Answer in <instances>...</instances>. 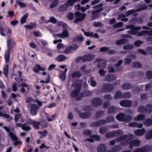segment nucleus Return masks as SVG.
Instances as JSON below:
<instances>
[{"mask_svg":"<svg viewBox=\"0 0 152 152\" xmlns=\"http://www.w3.org/2000/svg\"><path fill=\"white\" fill-rule=\"evenodd\" d=\"M72 86L75 89L70 92V96L72 98H76L79 95V94L81 90V85L79 83L78 80H77L73 82Z\"/></svg>","mask_w":152,"mask_h":152,"instance_id":"f257e3e1","label":"nucleus"},{"mask_svg":"<svg viewBox=\"0 0 152 152\" xmlns=\"http://www.w3.org/2000/svg\"><path fill=\"white\" fill-rule=\"evenodd\" d=\"M7 42V50H6L4 54V58L6 62H8L10 60V51L12 50L13 47L12 45V41L11 39H8Z\"/></svg>","mask_w":152,"mask_h":152,"instance_id":"f03ea898","label":"nucleus"},{"mask_svg":"<svg viewBox=\"0 0 152 152\" xmlns=\"http://www.w3.org/2000/svg\"><path fill=\"white\" fill-rule=\"evenodd\" d=\"M116 119L120 122L127 123L130 122L132 119V117L130 115H125L123 113H119L116 116Z\"/></svg>","mask_w":152,"mask_h":152,"instance_id":"7ed1b4c3","label":"nucleus"},{"mask_svg":"<svg viewBox=\"0 0 152 152\" xmlns=\"http://www.w3.org/2000/svg\"><path fill=\"white\" fill-rule=\"evenodd\" d=\"M27 107L30 109L29 112L32 116L35 115L37 113V110L39 108V107L37 105L32 103L28 104Z\"/></svg>","mask_w":152,"mask_h":152,"instance_id":"20e7f679","label":"nucleus"},{"mask_svg":"<svg viewBox=\"0 0 152 152\" xmlns=\"http://www.w3.org/2000/svg\"><path fill=\"white\" fill-rule=\"evenodd\" d=\"M75 15L76 18L74 22L75 23L83 21L85 18L86 15L85 13H82L78 11L75 12Z\"/></svg>","mask_w":152,"mask_h":152,"instance_id":"39448f33","label":"nucleus"},{"mask_svg":"<svg viewBox=\"0 0 152 152\" xmlns=\"http://www.w3.org/2000/svg\"><path fill=\"white\" fill-rule=\"evenodd\" d=\"M114 86L109 83H106L103 85L101 88V91L104 93L110 92L113 89Z\"/></svg>","mask_w":152,"mask_h":152,"instance_id":"423d86ee","label":"nucleus"},{"mask_svg":"<svg viewBox=\"0 0 152 152\" xmlns=\"http://www.w3.org/2000/svg\"><path fill=\"white\" fill-rule=\"evenodd\" d=\"M92 93L90 91H84L81 93L80 94L75 98V100L77 101H80L83 97H87L91 96Z\"/></svg>","mask_w":152,"mask_h":152,"instance_id":"0eeeda50","label":"nucleus"},{"mask_svg":"<svg viewBox=\"0 0 152 152\" xmlns=\"http://www.w3.org/2000/svg\"><path fill=\"white\" fill-rule=\"evenodd\" d=\"M96 62H98L97 64V67L100 69H103L105 68L106 64V62L100 58H97L96 60Z\"/></svg>","mask_w":152,"mask_h":152,"instance_id":"6e6552de","label":"nucleus"},{"mask_svg":"<svg viewBox=\"0 0 152 152\" xmlns=\"http://www.w3.org/2000/svg\"><path fill=\"white\" fill-rule=\"evenodd\" d=\"M91 103L93 106L98 107L102 104V100L99 98H94L91 101Z\"/></svg>","mask_w":152,"mask_h":152,"instance_id":"1a4fd4ad","label":"nucleus"},{"mask_svg":"<svg viewBox=\"0 0 152 152\" xmlns=\"http://www.w3.org/2000/svg\"><path fill=\"white\" fill-rule=\"evenodd\" d=\"M119 104L121 107L128 108L131 107L132 105L131 101L127 99L123 100L121 101Z\"/></svg>","mask_w":152,"mask_h":152,"instance_id":"9d476101","label":"nucleus"},{"mask_svg":"<svg viewBox=\"0 0 152 152\" xmlns=\"http://www.w3.org/2000/svg\"><path fill=\"white\" fill-rule=\"evenodd\" d=\"M94 55L89 53L86 54L83 56V62L91 61L94 58Z\"/></svg>","mask_w":152,"mask_h":152,"instance_id":"9b49d317","label":"nucleus"},{"mask_svg":"<svg viewBox=\"0 0 152 152\" xmlns=\"http://www.w3.org/2000/svg\"><path fill=\"white\" fill-rule=\"evenodd\" d=\"M129 148L130 149H132L133 147L138 146L140 144V141L138 139H135L131 140L129 142Z\"/></svg>","mask_w":152,"mask_h":152,"instance_id":"f8f14e48","label":"nucleus"},{"mask_svg":"<svg viewBox=\"0 0 152 152\" xmlns=\"http://www.w3.org/2000/svg\"><path fill=\"white\" fill-rule=\"evenodd\" d=\"M79 46L77 45H75L74 46L70 45L68 47L64 50L63 53L68 54L71 51L73 50L76 51L79 48Z\"/></svg>","mask_w":152,"mask_h":152,"instance_id":"ddd939ff","label":"nucleus"},{"mask_svg":"<svg viewBox=\"0 0 152 152\" xmlns=\"http://www.w3.org/2000/svg\"><path fill=\"white\" fill-rule=\"evenodd\" d=\"M78 113L79 114L80 117L82 118L87 119L90 117L91 113L89 112H86L80 113V111H78Z\"/></svg>","mask_w":152,"mask_h":152,"instance_id":"4468645a","label":"nucleus"},{"mask_svg":"<svg viewBox=\"0 0 152 152\" xmlns=\"http://www.w3.org/2000/svg\"><path fill=\"white\" fill-rule=\"evenodd\" d=\"M121 141H122L126 140L127 139L128 140H131L133 138V134H129L127 135H123L119 137Z\"/></svg>","mask_w":152,"mask_h":152,"instance_id":"2eb2a0df","label":"nucleus"},{"mask_svg":"<svg viewBox=\"0 0 152 152\" xmlns=\"http://www.w3.org/2000/svg\"><path fill=\"white\" fill-rule=\"evenodd\" d=\"M141 28L140 26H137L135 28H134L130 30L127 31V33L130 34L135 35H136L138 33V30H140Z\"/></svg>","mask_w":152,"mask_h":152,"instance_id":"dca6fc26","label":"nucleus"},{"mask_svg":"<svg viewBox=\"0 0 152 152\" xmlns=\"http://www.w3.org/2000/svg\"><path fill=\"white\" fill-rule=\"evenodd\" d=\"M116 77L112 74L107 75L105 77V80L107 82H110L116 80Z\"/></svg>","mask_w":152,"mask_h":152,"instance_id":"f3484780","label":"nucleus"},{"mask_svg":"<svg viewBox=\"0 0 152 152\" xmlns=\"http://www.w3.org/2000/svg\"><path fill=\"white\" fill-rule=\"evenodd\" d=\"M106 147L105 145L103 144H99L97 148L98 152H104L106 150Z\"/></svg>","mask_w":152,"mask_h":152,"instance_id":"a211bd4d","label":"nucleus"},{"mask_svg":"<svg viewBox=\"0 0 152 152\" xmlns=\"http://www.w3.org/2000/svg\"><path fill=\"white\" fill-rule=\"evenodd\" d=\"M145 130L144 128L141 129H137L134 131V133L135 135L138 136H140L144 134L145 132Z\"/></svg>","mask_w":152,"mask_h":152,"instance_id":"6ab92c4d","label":"nucleus"},{"mask_svg":"<svg viewBox=\"0 0 152 152\" xmlns=\"http://www.w3.org/2000/svg\"><path fill=\"white\" fill-rule=\"evenodd\" d=\"M84 35L87 37H92L96 38H99V37L98 34L97 33L94 34H93V32H90L89 31L85 32Z\"/></svg>","mask_w":152,"mask_h":152,"instance_id":"aec40b11","label":"nucleus"},{"mask_svg":"<svg viewBox=\"0 0 152 152\" xmlns=\"http://www.w3.org/2000/svg\"><path fill=\"white\" fill-rule=\"evenodd\" d=\"M128 41V39H127L122 38L118 39L115 41V44L117 45H120L125 44L127 43Z\"/></svg>","mask_w":152,"mask_h":152,"instance_id":"412c9836","label":"nucleus"},{"mask_svg":"<svg viewBox=\"0 0 152 152\" xmlns=\"http://www.w3.org/2000/svg\"><path fill=\"white\" fill-rule=\"evenodd\" d=\"M68 8V5L65 3L60 6L58 8V10L60 12H62L66 10Z\"/></svg>","mask_w":152,"mask_h":152,"instance_id":"4be33fe9","label":"nucleus"},{"mask_svg":"<svg viewBox=\"0 0 152 152\" xmlns=\"http://www.w3.org/2000/svg\"><path fill=\"white\" fill-rule=\"evenodd\" d=\"M18 73L19 75V77H18L17 75L15 74H13L12 75V76H15L14 79L15 80L17 81L18 83H20V81L19 80V78H20L22 77V72H21L19 71H18Z\"/></svg>","mask_w":152,"mask_h":152,"instance_id":"5701e85b","label":"nucleus"},{"mask_svg":"<svg viewBox=\"0 0 152 152\" xmlns=\"http://www.w3.org/2000/svg\"><path fill=\"white\" fill-rule=\"evenodd\" d=\"M33 71L36 73H38L39 71H44L45 69L42 68L39 64H36L33 69Z\"/></svg>","mask_w":152,"mask_h":152,"instance_id":"b1692460","label":"nucleus"},{"mask_svg":"<svg viewBox=\"0 0 152 152\" xmlns=\"http://www.w3.org/2000/svg\"><path fill=\"white\" fill-rule=\"evenodd\" d=\"M67 57H66L63 54H60L56 58V60L58 62H61L64 61L66 59Z\"/></svg>","mask_w":152,"mask_h":152,"instance_id":"393cba45","label":"nucleus"},{"mask_svg":"<svg viewBox=\"0 0 152 152\" xmlns=\"http://www.w3.org/2000/svg\"><path fill=\"white\" fill-rule=\"evenodd\" d=\"M133 86L131 83H126L122 85V88L124 90L130 89Z\"/></svg>","mask_w":152,"mask_h":152,"instance_id":"a878e982","label":"nucleus"},{"mask_svg":"<svg viewBox=\"0 0 152 152\" xmlns=\"http://www.w3.org/2000/svg\"><path fill=\"white\" fill-rule=\"evenodd\" d=\"M116 111L117 110L115 107L114 106H112L108 108L107 113L109 114L115 113L116 112Z\"/></svg>","mask_w":152,"mask_h":152,"instance_id":"bb28decb","label":"nucleus"},{"mask_svg":"<svg viewBox=\"0 0 152 152\" xmlns=\"http://www.w3.org/2000/svg\"><path fill=\"white\" fill-rule=\"evenodd\" d=\"M8 65L5 64L3 67V73L6 77H7L8 74Z\"/></svg>","mask_w":152,"mask_h":152,"instance_id":"cd10ccee","label":"nucleus"},{"mask_svg":"<svg viewBox=\"0 0 152 152\" xmlns=\"http://www.w3.org/2000/svg\"><path fill=\"white\" fill-rule=\"evenodd\" d=\"M114 98L115 99H122L123 98V94L121 91H118L116 92Z\"/></svg>","mask_w":152,"mask_h":152,"instance_id":"c85d7f7f","label":"nucleus"},{"mask_svg":"<svg viewBox=\"0 0 152 152\" xmlns=\"http://www.w3.org/2000/svg\"><path fill=\"white\" fill-rule=\"evenodd\" d=\"M8 137L9 136L11 139L13 141L18 140V138L16 135L12 132H10L8 134Z\"/></svg>","mask_w":152,"mask_h":152,"instance_id":"c756f323","label":"nucleus"},{"mask_svg":"<svg viewBox=\"0 0 152 152\" xmlns=\"http://www.w3.org/2000/svg\"><path fill=\"white\" fill-rule=\"evenodd\" d=\"M28 13H26L23 16L20 20V22L21 24H24L26 22V19L28 17Z\"/></svg>","mask_w":152,"mask_h":152,"instance_id":"7c9ffc66","label":"nucleus"},{"mask_svg":"<svg viewBox=\"0 0 152 152\" xmlns=\"http://www.w3.org/2000/svg\"><path fill=\"white\" fill-rule=\"evenodd\" d=\"M145 115L143 114H140L138 115L137 118L135 117V120L136 121H142L145 119Z\"/></svg>","mask_w":152,"mask_h":152,"instance_id":"2f4dec72","label":"nucleus"},{"mask_svg":"<svg viewBox=\"0 0 152 152\" xmlns=\"http://www.w3.org/2000/svg\"><path fill=\"white\" fill-rule=\"evenodd\" d=\"M81 73L79 71H77L72 74V77L73 78L80 77L82 76Z\"/></svg>","mask_w":152,"mask_h":152,"instance_id":"473e14b6","label":"nucleus"},{"mask_svg":"<svg viewBox=\"0 0 152 152\" xmlns=\"http://www.w3.org/2000/svg\"><path fill=\"white\" fill-rule=\"evenodd\" d=\"M138 111L141 113H147V110L146 107H145L142 105L138 107Z\"/></svg>","mask_w":152,"mask_h":152,"instance_id":"72a5a7b5","label":"nucleus"},{"mask_svg":"<svg viewBox=\"0 0 152 152\" xmlns=\"http://www.w3.org/2000/svg\"><path fill=\"white\" fill-rule=\"evenodd\" d=\"M143 124L147 126H149L152 124V119L150 118H148L144 121Z\"/></svg>","mask_w":152,"mask_h":152,"instance_id":"f704fd0d","label":"nucleus"},{"mask_svg":"<svg viewBox=\"0 0 152 152\" xmlns=\"http://www.w3.org/2000/svg\"><path fill=\"white\" fill-rule=\"evenodd\" d=\"M47 133L48 132L46 130H45L43 132L40 131L38 132V134H39L41 135L39 137L40 138H42L45 137L47 135Z\"/></svg>","mask_w":152,"mask_h":152,"instance_id":"c9c22d12","label":"nucleus"},{"mask_svg":"<svg viewBox=\"0 0 152 152\" xmlns=\"http://www.w3.org/2000/svg\"><path fill=\"white\" fill-rule=\"evenodd\" d=\"M145 137L147 139L149 140L152 138V129L149 130L146 133Z\"/></svg>","mask_w":152,"mask_h":152,"instance_id":"e433bc0d","label":"nucleus"},{"mask_svg":"<svg viewBox=\"0 0 152 152\" xmlns=\"http://www.w3.org/2000/svg\"><path fill=\"white\" fill-rule=\"evenodd\" d=\"M114 137H118L121 135L122 134V131L120 130H117L116 131H113Z\"/></svg>","mask_w":152,"mask_h":152,"instance_id":"4c0bfd02","label":"nucleus"},{"mask_svg":"<svg viewBox=\"0 0 152 152\" xmlns=\"http://www.w3.org/2000/svg\"><path fill=\"white\" fill-rule=\"evenodd\" d=\"M134 46L133 45L127 44L124 46L123 49L124 50H131L134 48Z\"/></svg>","mask_w":152,"mask_h":152,"instance_id":"58836bf2","label":"nucleus"},{"mask_svg":"<svg viewBox=\"0 0 152 152\" xmlns=\"http://www.w3.org/2000/svg\"><path fill=\"white\" fill-rule=\"evenodd\" d=\"M36 25V23L31 22L30 25H26L25 26V27L28 29H31L34 28Z\"/></svg>","mask_w":152,"mask_h":152,"instance_id":"ea45409f","label":"nucleus"},{"mask_svg":"<svg viewBox=\"0 0 152 152\" xmlns=\"http://www.w3.org/2000/svg\"><path fill=\"white\" fill-rule=\"evenodd\" d=\"M104 113V111L103 110H100L97 111L96 113L95 117L97 119H99L101 117Z\"/></svg>","mask_w":152,"mask_h":152,"instance_id":"a19ab883","label":"nucleus"},{"mask_svg":"<svg viewBox=\"0 0 152 152\" xmlns=\"http://www.w3.org/2000/svg\"><path fill=\"white\" fill-rule=\"evenodd\" d=\"M57 20L53 17H52L50 18V19L48 21H45V22L47 23L48 22H51L53 23H56L57 22Z\"/></svg>","mask_w":152,"mask_h":152,"instance_id":"79ce46f5","label":"nucleus"},{"mask_svg":"<svg viewBox=\"0 0 152 152\" xmlns=\"http://www.w3.org/2000/svg\"><path fill=\"white\" fill-rule=\"evenodd\" d=\"M40 124V122H37L34 120H33V125L34 128L37 129H38L39 128V125Z\"/></svg>","mask_w":152,"mask_h":152,"instance_id":"37998d69","label":"nucleus"},{"mask_svg":"<svg viewBox=\"0 0 152 152\" xmlns=\"http://www.w3.org/2000/svg\"><path fill=\"white\" fill-rule=\"evenodd\" d=\"M66 18L67 19L70 20H72L74 18V14L72 12L68 13L66 15Z\"/></svg>","mask_w":152,"mask_h":152,"instance_id":"c03bdc74","label":"nucleus"},{"mask_svg":"<svg viewBox=\"0 0 152 152\" xmlns=\"http://www.w3.org/2000/svg\"><path fill=\"white\" fill-rule=\"evenodd\" d=\"M96 122L97 123L98 126L99 127L107 123V121L105 120L100 119L97 121Z\"/></svg>","mask_w":152,"mask_h":152,"instance_id":"a18cd8bd","label":"nucleus"},{"mask_svg":"<svg viewBox=\"0 0 152 152\" xmlns=\"http://www.w3.org/2000/svg\"><path fill=\"white\" fill-rule=\"evenodd\" d=\"M141 148L142 149L143 152H148L151 149L150 147L148 145L143 146Z\"/></svg>","mask_w":152,"mask_h":152,"instance_id":"49530a36","label":"nucleus"},{"mask_svg":"<svg viewBox=\"0 0 152 152\" xmlns=\"http://www.w3.org/2000/svg\"><path fill=\"white\" fill-rule=\"evenodd\" d=\"M112 149L113 150V152H116L119 151L122 149V148L119 145H115L113 147Z\"/></svg>","mask_w":152,"mask_h":152,"instance_id":"de8ad7c7","label":"nucleus"},{"mask_svg":"<svg viewBox=\"0 0 152 152\" xmlns=\"http://www.w3.org/2000/svg\"><path fill=\"white\" fill-rule=\"evenodd\" d=\"M146 107L147 110V113H150L152 112V105L151 104H146Z\"/></svg>","mask_w":152,"mask_h":152,"instance_id":"09e8293b","label":"nucleus"},{"mask_svg":"<svg viewBox=\"0 0 152 152\" xmlns=\"http://www.w3.org/2000/svg\"><path fill=\"white\" fill-rule=\"evenodd\" d=\"M132 66L134 68H140L142 67L141 64L138 62H134L132 64Z\"/></svg>","mask_w":152,"mask_h":152,"instance_id":"8fccbe9b","label":"nucleus"},{"mask_svg":"<svg viewBox=\"0 0 152 152\" xmlns=\"http://www.w3.org/2000/svg\"><path fill=\"white\" fill-rule=\"evenodd\" d=\"M62 34L63 38L68 37L69 36V32L66 29H64L62 31Z\"/></svg>","mask_w":152,"mask_h":152,"instance_id":"3c124183","label":"nucleus"},{"mask_svg":"<svg viewBox=\"0 0 152 152\" xmlns=\"http://www.w3.org/2000/svg\"><path fill=\"white\" fill-rule=\"evenodd\" d=\"M146 77L148 79H151L152 78V71L150 70H148L146 72Z\"/></svg>","mask_w":152,"mask_h":152,"instance_id":"603ef678","label":"nucleus"},{"mask_svg":"<svg viewBox=\"0 0 152 152\" xmlns=\"http://www.w3.org/2000/svg\"><path fill=\"white\" fill-rule=\"evenodd\" d=\"M83 37L82 36H77L75 38L73 39V41H83Z\"/></svg>","mask_w":152,"mask_h":152,"instance_id":"864d4df0","label":"nucleus"},{"mask_svg":"<svg viewBox=\"0 0 152 152\" xmlns=\"http://www.w3.org/2000/svg\"><path fill=\"white\" fill-rule=\"evenodd\" d=\"M131 95L130 92H126L123 93V98H128L131 97Z\"/></svg>","mask_w":152,"mask_h":152,"instance_id":"5fc2aeb1","label":"nucleus"},{"mask_svg":"<svg viewBox=\"0 0 152 152\" xmlns=\"http://www.w3.org/2000/svg\"><path fill=\"white\" fill-rule=\"evenodd\" d=\"M107 131V128L105 127H101L99 129V132L100 134H104Z\"/></svg>","mask_w":152,"mask_h":152,"instance_id":"6e6d98bb","label":"nucleus"},{"mask_svg":"<svg viewBox=\"0 0 152 152\" xmlns=\"http://www.w3.org/2000/svg\"><path fill=\"white\" fill-rule=\"evenodd\" d=\"M128 140L127 139L126 140L121 142L120 143V145L121 146H127L129 144V142Z\"/></svg>","mask_w":152,"mask_h":152,"instance_id":"4d7b16f0","label":"nucleus"},{"mask_svg":"<svg viewBox=\"0 0 152 152\" xmlns=\"http://www.w3.org/2000/svg\"><path fill=\"white\" fill-rule=\"evenodd\" d=\"M94 77H91V84L90 85L93 87L96 86L97 85V83L96 81L94 80Z\"/></svg>","mask_w":152,"mask_h":152,"instance_id":"13d9d810","label":"nucleus"},{"mask_svg":"<svg viewBox=\"0 0 152 152\" xmlns=\"http://www.w3.org/2000/svg\"><path fill=\"white\" fill-rule=\"evenodd\" d=\"M107 122H113L114 121L113 117L112 115L109 116L106 118Z\"/></svg>","mask_w":152,"mask_h":152,"instance_id":"bf43d9fd","label":"nucleus"},{"mask_svg":"<svg viewBox=\"0 0 152 152\" xmlns=\"http://www.w3.org/2000/svg\"><path fill=\"white\" fill-rule=\"evenodd\" d=\"M40 125L43 128H46L48 126L47 122L45 120H42L40 122Z\"/></svg>","mask_w":152,"mask_h":152,"instance_id":"052dcab7","label":"nucleus"},{"mask_svg":"<svg viewBox=\"0 0 152 152\" xmlns=\"http://www.w3.org/2000/svg\"><path fill=\"white\" fill-rule=\"evenodd\" d=\"M25 124H23V125L22 126V129L24 131H28L31 129V127L30 126H25Z\"/></svg>","mask_w":152,"mask_h":152,"instance_id":"680f3d73","label":"nucleus"},{"mask_svg":"<svg viewBox=\"0 0 152 152\" xmlns=\"http://www.w3.org/2000/svg\"><path fill=\"white\" fill-rule=\"evenodd\" d=\"M68 5V7L72 6H73L75 3L74 0H68L66 2Z\"/></svg>","mask_w":152,"mask_h":152,"instance_id":"e2e57ef3","label":"nucleus"},{"mask_svg":"<svg viewBox=\"0 0 152 152\" xmlns=\"http://www.w3.org/2000/svg\"><path fill=\"white\" fill-rule=\"evenodd\" d=\"M91 133V131L88 129L85 130L83 132V134L85 135L90 136Z\"/></svg>","mask_w":152,"mask_h":152,"instance_id":"0e129e2a","label":"nucleus"},{"mask_svg":"<svg viewBox=\"0 0 152 152\" xmlns=\"http://www.w3.org/2000/svg\"><path fill=\"white\" fill-rule=\"evenodd\" d=\"M105 137L107 138H110L111 137H114V136L113 135V132H109L105 134Z\"/></svg>","mask_w":152,"mask_h":152,"instance_id":"69168bd1","label":"nucleus"},{"mask_svg":"<svg viewBox=\"0 0 152 152\" xmlns=\"http://www.w3.org/2000/svg\"><path fill=\"white\" fill-rule=\"evenodd\" d=\"M136 12V11L134 10H129L126 12L125 15L126 16H129L131 14L134 13Z\"/></svg>","mask_w":152,"mask_h":152,"instance_id":"338daca9","label":"nucleus"},{"mask_svg":"<svg viewBox=\"0 0 152 152\" xmlns=\"http://www.w3.org/2000/svg\"><path fill=\"white\" fill-rule=\"evenodd\" d=\"M143 43V42L140 40L136 41L134 42V45L136 47H139Z\"/></svg>","mask_w":152,"mask_h":152,"instance_id":"774afa93","label":"nucleus"}]
</instances>
